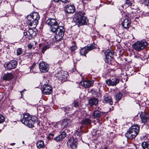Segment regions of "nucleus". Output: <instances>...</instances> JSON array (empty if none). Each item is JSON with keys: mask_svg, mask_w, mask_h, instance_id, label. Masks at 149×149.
<instances>
[{"mask_svg": "<svg viewBox=\"0 0 149 149\" xmlns=\"http://www.w3.org/2000/svg\"><path fill=\"white\" fill-rule=\"evenodd\" d=\"M22 143L24 144V141H22Z\"/></svg>", "mask_w": 149, "mask_h": 149, "instance_id": "obj_51", "label": "nucleus"}, {"mask_svg": "<svg viewBox=\"0 0 149 149\" xmlns=\"http://www.w3.org/2000/svg\"><path fill=\"white\" fill-rule=\"evenodd\" d=\"M139 131V127L137 125L132 126L125 134V136L127 138L132 139L138 135Z\"/></svg>", "mask_w": 149, "mask_h": 149, "instance_id": "obj_4", "label": "nucleus"}, {"mask_svg": "<svg viewBox=\"0 0 149 149\" xmlns=\"http://www.w3.org/2000/svg\"><path fill=\"white\" fill-rule=\"evenodd\" d=\"M104 113L103 112L100 111L98 110H96L94 111L93 114V118H100L102 116Z\"/></svg>", "mask_w": 149, "mask_h": 149, "instance_id": "obj_16", "label": "nucleus"}, {"mask_svg": "<svg viewBox=\"0 0 149 149\" xmlns=\"http://www.w3.org/2000/svg\"><path fill=\"white\" fill-rule=\"evenodd\" d=\"M103 102L104 103H109L110 105H112L113 103L111 97L110 96L105 97L104 99Z\"/></svg>", "mask_w": 149, "mask_h": 149, "instance_id": "obj_25", "label": "nucleus"}, {"mask_svg": "<svg viewBox=\"0 0 149 149\" xmlns=\"http://www.w3.org/2000/svg\"><path fill=\"white\" fill-rule=\"evenodd\" d=\"M22 54V49L21 48H18L17 51V55H19Z\"/></svg>", "mask_w": 149, "mask_h": 149, "instance_id": "obj_40", "label": "nucleus"}, {"mask_svg": "<svg viewBox=\"0 0 149 149\" xmlns=\"http://www.w3.org/2000/svg\"><path fill=\"white\" fill-rule=\"evenodd\" d=\"M74 114H69L67 116V118H74Z\"/></svg>", "mask_w": 149, "mask_h": 149, "instance_id": "obj_43", "label": "nucleus"}, {"mask_svg": "<svg viewBox=\"0 0 149 149\" xmlns=\"http://www.w3.org/2000/svg\"><path fill=\"white\" fill-rule=\"evenodd\" d=\"M144 1H149V0H143Z\"/></svg>", "mask_w": 149, "mask_h": 149, "instance_id": "obj_50", "label": "nucleus"}, {"mask_svg": "<svg viewBox=\"0 0 149 149\" xmlns=\"http://www.w3.org/2000/svg\"><path fill=\"white\" fill-rule=\"evenodd\" d=\"M41 90L42 93L45 95L50 94L52 91V88L51 86L46 84L43 85Z\"/></svg>", "mask_w": 149, "mask_h": 149, "instance_id": "obj_9", "label": "nucleus"}, {"mask_svg": "<svg viewBox=\"0 0 149 149\" xmlns=\"http://www.w3.org/2000/svg\"><path fill=\"white\" fill-rule=\"evenodd\" d=\"M61 2L64 3H67L69 2V0H60Z\"/></svg>", "mask_w": 149, "mask_h": 149, "instance_id": "obj_44", "label": "nucleus"}, {"mask_svg": "<svg viewBox=\"0 0 149 149\" xmlns=\"http://www.w3.org/2000/svg\"><path fill=\"white\" fill-rule=\"evenodd\" d=\"M36 33L33 31L32 29L29 28L27 32H25L24 33V36H27L26 38L29 40L31 39L33 36H35Z\"/></svg>", "mask_w": 149, "mask_h": 149, "instance_id": "obj_13", "label": "nucleus"}, {"mask_svg": "<svg viewBox=\"0 0 149 149\" xmlns=\"http://www.w3.org/2000/svg\"><path fill=\"white\" fill-rule=\"evenodd\" d=\"M23 116V118L21 120L22 123L29 127H33L35 122L37 121V117L35 116H31L28 114H26Z\"/></svg>", "mask_w": 149, "mask_h": 149, "instance_id": "obj_2", "label": "nucleus"}, {"mask_svg": "<svg viewBox=\"0 0 149 149\" xmlns=\"http://www.w3.org/2000/svg\"><path fill=\"white\" fill-rule=\"evenodd\" d=\"M121 7H122V8L123 7V5H122V6H121Z\"/></svg>", "mask_w": 149, "mask_h": 149, "instance_id": "obj_54", "label": "nucleus"}, {"mask_svg": "<svg viewBox=\"0 0 149 149\" xmlns=\"http://www.w3.org/2000/svg\"><path fill=\"white\" fill-rule=\"evenodd\" d=\"M86 48L87 49L88 51V52L89 51L91 50L92 49H95V47L94 46L93 44H91L89 46H88L86 47Z\"/></svg>", "mask_w": 149, "mask_h": 149, "instance_id": "obj_35", "label": "nucleus"}, {"mask_svg": "<svg viewBox=\"0 0 149 149\" xmlns=\"http://www.w3.org/2000/svg\"><path fill=\"white\" fill-rule=\"evenodd\" d=\"M134 57L136 58H139V56H136V55L134 56Z\"/></svg>", "mask_w": 149, "mask_h": 149, "instance_id": "obj_48", "label": "nucleus"}, {"mask_svg": "<svg viewBox=\"0 0 149 149\" xmlns=\"http://www.w3.org/2000/svg\"><path fill=\"white\" fill-rule=\"evenodd\" d=\"M64 29L63 26H60L58 29V31L56 32L55 38L56 41H58L63 38L64 32Z\"/></svg>", "mask_w": 149, "mask_h": 149, "instance_id": "obj_7", "label": "nucleus"}, {"mask_svg": "<svg viewBox=\"0 0 149 149\" xmlns=\"http://www.w3.org/2000/svg\"><path fill=\"white\" fill-rule=\"evenodd\" d=\"M15 143H12L10 144V145L11 146H14L15 144Z\"/></svg>", "mask_w": 149, "mask_h": 149, "instance_id": "obj_47", "label": "nucleus"}, {"mask_svg": "<svg viewBox=\"0 0 149 149\" xmlns=\"http://www.w3.org/2000/svg\"><path fill=\"white\" fill-rule=\"evenodd\" d=\"M77 47L75 42L72 43V45L70 47V49L71 51H74L76 50Z\"/></svg>", "mask_w": 149, "mask_h": 149, "instance_id": "obj_36", "label": "nucleus"}, {"mask_svg": "<svg viewBox=\"0 0 149 149\" xmlns=\"http://www.w3.org/2000/svg\"><path fill=\"white\" fill-rule=\"evenodd\" d=\"M83 134L82 132L80 129H77L75 132V134L76 136V138L79 139H82V135Z\"/></svg>", "mask_w": 149, "mask_h": 149, "instance_id": "obj_22", "label": "nucleus"}, {"mask_svg": "<svg viewBox=\"0 0 149 149\" xmlns=\"http://www.w3.org/2000/svg\"><path fill=\"white\" fill-rule=\"evenodd\" d=\"M61 109L62 110L64 111L65 112H67L70 110V109L69 107H62Z\"/></svg>", "mask_w": 149, "mask_h": 149, "instance_id": "obj_37", "label": "nucleus"}, {"mask_svg": "<svg viewBox=\"0 0 149 149\" xmlns=\"http://www.w3.org/2000/svg\"><path fill=\"white\" fill-rule=\"evenodd\" d=\"M98 103L97 99L95 97L91 98L88 100L89 104L91 106L96 105Z\"/></svg>", "mask_w": 149, "mask_h": 149, "instance_id": "obj_19", "label": "nucleus"}, {"mask_svg": "<svg viewBox=\"0 0 149 149\" xmlns=\"http://www.w3.org/2000/svg\"><path fill=\"white\" fill-rule=\"evenodd\" d=\"M39 68L41 72H46L48 71L49 65L46 63L41 62L39 64Z\"/></svg>", "mask_w": 149, "mask_h": 149, "instance_id": "obj_11", "label": "nucleus"}, {"mask_svg": "<svg viewBox=\"0 0 149 149\" xmlns=\"http://www.w3.org/2000/svg\"><path fill=\"white\" fill-rule=\"evenodd\" d=\"M26 91V90H25V89H24L22 91H20V92L21 93V95H22V96H21V97H22V92H23V91Z\"/></svg>", "mask_w": 149, "mask_h": 149, "instance_id": "obj_46", "label": "nucleus"}, {"mask_svg": "<svg viewBox=\"0 0 149 149\" xmlns=\"http://www.w3.org/2000/svg\"><path fill=\"white\" fill-rule=\"evenodd\" d=\"M141 146L143 149H149V144L146 142L142 143Z\"/></svg>", "mask_w": 149, "mask_h": 149, "instance_id": "obj_30", "label": "nucleus"}, {"mask_svg": "<svg viewBox=\"0 0 149 149\" xmlns=\"http://www.w3.org/2000/svg\"><path fill=\"white\" fill-rule=\"evenodd\" d=\"M60 0H54V1L55 2H58Z\"/></svg>", "mask_w": 149, "mask_h": 149, "instance_id": "obj_49", "label": "nucleus"}, {"mask_svg": "<svg viewBox=\"0 0 149 149\" xmlns=\"http://www.w3.org/2000/svg\"><path fill=\"white\" fill-rule=\"evenodd\" d=\"M5 120V117L2 115L0 114V124L3 123Z\"/></svg>", "mask_w": 149, "mask_h": 149, "instance_id": "obj_38", "label": "nucleus"}, {"mask_svg": "<svg viewBox=\"0 0 149 149\" xmlns=\"http://www.w3.org/2000/svg\"><path fill=\"white\" fill-rule=\"evenodd\" d=\"M56 24H54L50 27V31L53 33H55L58 31V29L61 26H58V23L57 22Z\"/></svg>", "mask_w": 149, "mask_h": 149, "instance_id": "obj_21", "label": "nucleus"}, {"mask_svg": "<svg viewBox=\"0 0 149 149\" xmlns=\"http://www.w3.org/2000/svg\"><path fill=\"white\" fill-rule=\"evenodd\" d=\"M112 83H113V86H116L119 82L120 79L118 78H115L114 79H112Z\"/></svg>", "mask_w": 149, "mask_h": 149, "instance_id": "obj_32", "label": "nucleus"}, {"mask_svg": "<svg viewBox=\"0 0 149 149\" xmlns=\"http://www.w3.org/2000/svg\"><path fill=\"white\" fill-rule=\"evenodd\" d=\"M93 83V81L87 80L81 81L80 83V84L81 86L85 88H88L91 86Z\"/></svg>", "mask_w": 149, "mask_h": 149, "instance_id": "obj_15", "label": "nucleus"}, {"mask_svg": "<svg viewBox=\"0 0 149 149\" xmlns=\"http://www.w3.org/2000/svg\"><path fill=\"white\" fill-rule=\"evenodd\" d=\"M66 136V133L65 131H63L60 135L54 138V139L56 141H60L63 140Z\"/></svg>", "mask_w": 149, "mask_h": 149, "instance_id": "obj_17", "label": "nucleus"}, {"mask_svg": "<svg viewBox=\"0 0 149 149\" xmlns=\"http://www.w3.org/2000/svg\"><path fill=\"white\" fill-rule=\"evenodd\" d=\"M54 134L53 133H50L49 134V136L47 138L48 139H53L54 136Z\"/></svg>", "mask_w": 149, "mask_h": 149, "instance_id": "obj_42", "label": "nucleus"}, {"mask_svg": "<svg viewBox=\"0 0 149 149\" xmlns=\"http://www.w3.org/2000/svg\"><path fill=\"white\" fill-rule=\"evenodd\" d=\"M75 10L74 5L68 4L65 7V11L68 13H74Z\"/></svg>", "mask_w": 149, "mask_h": 149, "instance_id": "obj_14", "label": "nucleus"}, {"mask_svg": "<svg viewBox=\"0 0 149 149\" xmlns=\"http://www.w3.org/2000/svg\"><path fill=\"white\" fill-rule=\"evenodd\" d=\"M91 123V120L88 118L84 119L81 121V124L85 125H88L90 124Z\"/></svg>", "mask_w": 149, "mask_h": 149, "instance_id": "obj_26", "label": "nucleus"}, {"mask_svg": "<svg viewBox=\"0 0 149 149\" xmlns=\"http://www.w3.org/2000/svg\"><path fill=\"white\" fill-rule=\"evenodd\" d=\"M106 147H105V149H106Z\"/></svg>", "mask_w": 149, "mask_h": 149, "instance_id": "obj_55", "label": "nucleus"}, {"mask_svg": "<svg viewBox=\"0 0 149 149\" xmlns=\"http://www.w3.org/2000/svg\"><path fill=\"white\" fill-rule=\"evenodd\" d=\"M28 46L29 48L30 49H31L32 47V45L31 44H29L28 45Z\"/></svg>", "mask_w": 149, "mask_h": 149, "instance_id": "obj_45", "label": "nucleus"}, {"mask_svg": "<svg viewBox=\"0 0 149 149\" xmlns=\"http://www.w3.org/2000/svg\"><path fill=\"white\" fill-rule=\"evenodd\" d=\"M122 94L120 92L116 93L115 95V97L117 100H119L122 98Z\"/></svg>", "mask_w": 149, "mask_h": 149, "instance_id": "obj_29", "label": "nucleus"}, {"mask_svg": "<svg viewBox=\"0 0 149 149\" xmlns=\"http://www.w3.org/2000/svg\"><path fill=\"white\" fill-rule=\"evenodd\" d=\"M1 35H0V39L1 38Z\"/></svg>", "mask_w": 149, "mask_h": 149, "instance_id": "obj_53", "label": "nucleus"}, {"mask_svg": "<svg viewBox=\"0 0 149 149\" xmlns=\"http://www.w3.org/2000/svg\"><path fill=\"white\" fill-rule=\"evenodd\" d=\"M131 23V21L130 19H126L123 21L122 24L125 29H127L129 27Z\"/></svg>", "mask_w": 149, "mask_h": 149, "instance_id": "obj_18", "label": "nucleus"}, {"mask_svg": "<svg viewBox=\"0 0 149 149\" xmlns=\"http://www.w3.org/2000/svg\"><path fill=\"white\" fill-rule=\"evenodd\" d=\"M82 126H81L80 127V129H80V130H81V129H82Z\"/></svg>", "mask_w": 149, "mask_h": 149, "instance_id": "obj_52", "label": "nucleus"}, {"mask_svg": "<svg viewBox=\"0 0 149 149\" xmlns=\"http://www.w3.org/2000/svg\"><path fill=\"white\" fill-rule=\"evenodd\" d=\"M72 104L75 107H78L79 106V104L77 101L74 100L72 103Z\"/></svg>", "mask_w": 149, "mask_h": 149, "instance_id": "obj_41", "label": "nucleus"}, {"mask_svg": "<svg viewBox=\"0 0 149 149\" xmlns=\"http://www.w3.org/2000/svg\"><path fill=\"white\" fill-rule=\"evenodd\" d=\"M58 22L54 19H48L46 22V24L49 26L50 27L54 24H56Z\"/></svg>", "mask_w": 149, "mask_h": 149, "instance_id": "obj_20", "label": "nucleus"}, {"mask_svg": "<svg viewBox=\"0 0 149 149\" xmlns=\"http://www.w3.org/2000/svg\"><path fill=\"white\" fill-rule=\"evenodd\" d=\"M72 120L69 119H63L62 121L61 127L63 128H67L71 126Z\"/></svg>", "mask_w": 149, "mask_h": 149, "instance_id": "obj_12", "label": "nucleus"}, {"mask_svg": "<svg viewBox=\"0 0 149 149\" xmlns=\"http://www.w3.org/2000/svg\"><path fill=\"white\" fill-rule=\"evenodd\" d=\"M106 58H108L109 56L112 57L113 56L112 52L110 50H107L105 53Z\"/></svg>", "mask_w": 149, "mask_h": 149, "instance_id": "obj_31", "label": "nucleus"}, {"mask_svg": "<svg viewBox=\"0 0 149 149\" xmlns=\"http://www.w3.org/2000/svg\"><path fill=\"white\" fill-rule=\"evenodd\" d=\"M148 45V43L145 40L138 41L134 43L132 45L133 49L137 51H139L144 49Z\"/></svg>", "mask_w": 149, "mask_h": 149, "instance_id": "obj_5", "label": "nucleus"}, {"mask_svg": "<svg viewBox=\"0 0 149 149\" xmlns=\"http://www.w3.org/2000/svg\"><path fill=\"white\" fill-rule=\"evenodd\" d=\"M17 65V62L16 61L12 60L6 63L4 67L7 70H10L16 68Z\"/></svg>", "mask_w": 149, "mask_h": 149, "instance_id": "obj_8", "label": "nucleus"}, {"mask_svg": "<svg viewBox=\"0 0 149 149\" xmlns=\"http://www.w3.org/2000/svg\"><path fill=\"white\" fill-rule=\"evenodd\" d=\"M132 2L131 1H130V0H127L124 5L125 6H130Z\"/></svg>", "mask_w": 149, "mask_h": 149, "instance_id": "obj_39", "label": "nucleus"}, {"mask_svg": "<svg viewBox=\"0 0 149 149\" xmlns=\"http://www.w3.org/2000/svg\"><path fill=\"white\" fill-rule=\"evenodd\" d=\"M13 75L11 73H8L5 74L3 77V78L4 80L9 81L11 79Z\"/></svg>", "mask_w": 149, "mask_h": 149, "instance_id": "obj_24", "label": "nucleus"}, {"mask_svg": "<svg viewBox=\"0 0 149 149\" xmlns=\"http://www.w3.org/2000/svg\"><path fill=\"white\" fill-rule=\"evenodd\" d=\"M67 72L61 70L55 74V76L60 80L63 81H65L68 76Z\"/></svg>", "mask_w": 149, "mask_h": 149, "instance_id": "obj_6", "label": "nucleus"}, {"mask_svg": "<svg viewBox=\"0 0 149 149\" xmlns=\"http://www.w3.org/2000/svg\"><path fill=\"white\" fill-rule=\"evenodd\" d=\"M85 14L84 12H81L75 14L74 21L78 26L87 24L88 20L87 18L84 16Z\"/></svg>", "mask_w": 149, "mask_h": 149, "instance_id": "obj_1", "label": "nucleus"}, {"mask_svg": "<svg viewBox=\"0 0 149 149\" xmlns=\"http://www.w3.org/2000/svg\"><path fill=\"white\" fill-rule=\"evenodd\" d=\"M36 146L38 149L43 148L45 147L44 142L43 141L40 140L37 141Z\"/></svg>", "mask_w": 149, "mask_h": 149, "instance_id": "obj_23", "label": "nucleus"}, {"mask_svg": "<svg viewBox=\"0 0 149 149\" xmlns=\"http://www.w3.org/2000/svg\"><path fill=\"white\" fill-rule=\"evenodd\" d=\"M77 139L74 138H70L68 140L67 144L68 146H70L72 149H75L77 147Z\"/></svg>", "mask_w": 149, "mask_h": 149, "instance_id": "obj_10", "label": "nucleus"}, {"mask_svg": "<svg viewBox=\"0 0 149 149\" xmlns=\"http://www.w3.org/2000/svg\"><path fill=\"white\" fill-rule=\"evenodd\" d=\"M87 49L86 47L83 48L81 49L80 51V54L81 55H85L88 52Z\"/></svg>", "mask_w": 149, "mask_h": 149, "instance_id": "obj_28", "label": "nucleus"}, {"mask_svg": "<svg viewBox=\"0 0 149 149\" xmlns=\"http://www.w3.org/2000/svg\"><path fill=\"white\" fill-rule=\"evenodd\" d=\"M40 18V16L37 13L33 12L27 16V24L30 26H33V28H35L38 24V20Z\"/></svg>", "mask_w": 149, "mask_h": 149, "instance_id": "obj_3", "label": "nucleus"}, {"mask_svg": "<svg viewBox=\"0 0 149 149\" xmlns=\"http://www.w3.org/2000/svg\"><path fill=\"white\" fill-rule=\"evenodd\" d=\"M50 46L49 45H47L43 47L42 50V52L43 53H44L45 51H46L47 49L50 48Z\"/></svg>", "mask_w": 149, "mask_h": 149, "instance_id": "obj_33", "label": "nucleus"}, {"mask_svg": "<svg viewBox=\"0 0 149 149\" xmlns=\"http://www.w3.org/2000/svg\"><path fill=\"white\" fill-rule=\"evenodd\" d=\"M106 83L108 86H113V83H112V80L111 79L107 80L106 81Z\"/></svg>", "mask_w": 149, "mask_h": 149, "instance_id": "obj_34", "label": "nucleus"}, {"mask_svg": "<svg viewBox=\"0 0 149 149\" xmlns=\"http://www.w3.org/2000/svg\"><path fill=\"white\" fill-rule=\"evenodd\" d=\"M147 114L144 113L142 114L140 116L141 118L142 121L143 123H145L146 122L148 119V117L147 116Z\"/></svg>", "mask_w": 149, "mask_h": 149, "instance_id": "obj_27", "label": "nucleus"}]
</instances>
